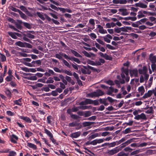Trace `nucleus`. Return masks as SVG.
Returning a JSON list of instances; mask_svg holds the SVG:
<instances>
[{
	"instance_id": "nucleus-1",
	"label": "nucleus",
	"mask_w": 156,
	"mask_h": 156,
	"mask_svg": "<svg viewBox=\"0 0 156 156\" xmlns=\"http://www.w3.org/2000/svg\"><path fill=\"white\" fill-rule=\"evenodd\" d=\"M61 55L62 56H63L67 60L69 59L72 61H74L78 64H80L81 62L79 59L77 58H76L73 57H69L66 54L64 53H62Z\"/></svg>"
},
{
	"instance_id": "nucleus-2",
	"label": "nucleus",
	"mask_w": 156,
	"mask_h": 156,
	"mask_svg": "<svg viewBox=\"0 0 156 156\" xmlns=\"http://www.w3.org/2000/svg\"><path fill=\"white\" fill-rule=\"evenodd\" d=\"M120 151H121L120 149L117 147L111 150H108L106 153L108 155H112L117 153Z\"/></svg>"
},
{
	"instance_id": "nucleus-3",
	"label": "nucleus",
	"mask_w": 156,
	"mask_h": 156,
	"mask_svg": "<svg viewBox=\"0 0 156 156\" xmlns=\"http://www.w3.org/2000/svg\"><path fill=\"white\" fill-rule=\"evenodd\" d=\"M135 116L134 119L137 120H146L147 119L146 115L143 113H141L140 114H137Z\"/></svg>"
},
{
	"instance_id": "nucleus-4",
	"label": "nucleus",
	"mask_w": 156,
	"mask_h": 156,
	"mask_svg": "<svg viewBox=\"0 0 156 156\" xmlns=\"http://www.w3.org/2000/svg\"><path fill=\"white\" fill-rule=\"evenodd\" d=\"M83 68L86 69L87 74H90L91 73V71L89 69L92 70L93 71L96 72L97 71V69L94 67L88 65L87 66H83Z\"/></svg>"
},
{
	"instance_id": "nucleus-5",
	"label": "nucleus",
	"mask_w": 156,
	"mask_h": 156,
	"mask_svg": "<svg viewBox=\"0 0 156 156\" xmlns=\"http://www.w3.org/2000/svg\"><path fill=\"white\" fill-rule=\"evenodd\" d=\"M133 139H130L128 140L127 141H126L124 143L122 144L121 145H120L119 147V148L121 150L124 147H125L126 145L129 144L131 142L133 141Z\"/></svg>"
},
{
	"instance_id": "nucleus-6",
	"label": "nucleus",
	"mask_w": 156,
	"mask_h": 156,
	"mask_svg": "<svg viewBox=\"0 0 156 156\" xmlns=\"http://www.w3.org/2000/svg\"><path fill=\"white\" fill-rule=\"evenodd\" d=\"M14 139L16 140H17L18 139V137L15 135L14 134H12L10 136V140L11 142L12 143L14 144H17V142Z\"/></svg>"
},
{
	"instance_id": "nucleus-7",
	"label": "nucleus",
	"mask_w": 156,
	"mask_h": 156,
	"mask_svg": "<svg viewBox=\"0 0 156 156\" xmlns=\"http://www.w3.org/2000/svg\"><path fill=\"white\" fill-rule=\"evenodd\" d=\"M149 59L151 61L152 64L156 63V55H153V54H151L149 55Z\"/></svg>"
},
{
	"instance_id": "nucleus-8",
	"label": "nucleus",
	"mask_w": 156,
	"mask_h": 156,
	"mask_svg": "<svg viewBox=\"0 0 156 156\" xmlns=\"http://www.w3.org/2000/svg\"><path fill=\"white\" fill-rule=\"evenodd\" d=\"M138 74V70L136 69H134L130 71V76L131 77L133 76V75L135 77H137Z\"/></svg>"
},
{
	"instance_id": "nucleus-9",
	"label": "nucleus",
	"mask_w": 156,
	"mask_h": 156,
	"mask_svg": "<svg viewBox=\"0 0 156 156\" xmlns=\"http://www.w3.org/2000/svg\"><path fill=\"white\" fill-rule=\"evenodd\" d=\"M147 68L146 66H144L143 69H138L139 73L140 74H144L147 73Z\"/></svg>"
},
{
	"instance_id": "nucleus-10",
	"label": "nucleus",
	"mask_w": 156,
	"mask_h": 156,
	"mask_svg": "<svg viewBox=\"0 0 156 156\" xmlns=\"http://www.w3.org/2000/svg\"><path fill=\"white\" fill-rule=\"evenodd\" d=\"M135 6L136 7H139L142 8H146L147 7V5H146L140 2L138 3H136Z\"/></svg>"
},
{
	"instance_id": "nucleus-11",
	"label": "nucleus",
	"mask_w": 156,
	"mask_h": 156,
	"mask_svg": "<svg viewBox=\"0 0 156 156\" xmlns=\"http://www.w3.org/2000/svg\"><path fill=\"white\" fill-rule=\"evenodd\" d=\"M19 118L27 122L30 123L32 122L31 119L27 116L25 117L24 116H21L19 115Z\"/></svg>"
},
{
	"instance_id": "nucleus-12",
	"label": "nucleus",
	"mask_w": 156,
	"mask_h": 156,
	"mask_svg": "<svg viewBox=\"0 0 156 156\" xmlns=\"http://www.w3.org/2000/svg\"><path fill=\"white\" fill-rule=\"evenodd\" d=\"M119 11L122 12L121 14L122 16H126L129 14V12H127V10L126 9L120 8L119 9Z\"/></svg>"
},
{
	"instance_id": "nucleus-13",
	"label": "nucleus",
	"mask_w": 156,
	"mask_h": 156,
	"mask_svg": "<svg viewBox=\"0 0 156 156\" xmlns=\"http://www.w3.org/2000/svg\"><path fill=\"white\" fill-rule=\"evenodd\" d=\"M81 134V132L78 131L71 133L70 134V137L73 138H77L79 137Z\"/></svg>"
},
{
	"instance_id": "nucleus-14",
	"label": "nucleus",
	"mask_w": 156,
	"mask_h": 156,
	"mask_svg": "<svg viewBox=\"0 0 156 156\" xmlns=\"http://www.w3.org/2000/svg\"><path fill=\"white\" fill-rule=\"evenodd\" d=\"M153 92L152 90H149L147 93H145L143 97L144 98H147L150 97L152 94Z\"/></svg>"
},
{
	"instance_id": "nucleus-15",
	"label": "nucleus",
	"mask_w": 156,
	"mask_h": 156,
	"mask_svg": "<svg viewBox=\"0 0 156 156\" xmlns=\"http://www.w3.org/2000/svg\"><path fill=\"white\" fill-rule=\"evenodd\" d=\"M17 21L19 23H17L16 22L15 24L17 29L21 30L22 29V27L21 24L23 22L21 20H17Z\"/></svg>"
},
{
	"instance_id": "nucleus-16",
	"label": "nucleus",
	"mask_w": 156,
	"mask_h": 156,
	"mask_svg": "<svg viewBox=\"0 0 156 156\" xmlns=\"http://www.w3.org/2000/svg\"><path fill=\"white\" fill-rule=\"evenodd\" d=\"M25 42L19 41L16 42L15 44L21 48H25Z\"/></svg>"
},
{
	"instance_id": "nucleus-17",
	"label": "nucleus",
	"mask_w": 156,
	"mask_h": 156,
	"mask_svg": "<svg viewBox=\"0 0 156 156\" xmlns=\"http://www.w3.org/2000/svg\"><path fill=\"white\" fill-rule=\"evenodd\" d=\"M82 53L84 54L85 56L88 58H90L91 55L93 56H94L95 55L93 53H90V55L88 52L85 50L82 51Z\"/></svg>"
},
{
	"instance_id": "nucleus-18",
	"label": "nucleus",
	"mask_w": 156,
	"mask_h": 156,
	"mask_svg": "<svg viewBox=\"0 0 156 156\" xmlns=\"http://www.w3.org/2000/svg\"><path fill=\"white\" fill-rule=\"evenodd\" d=\"M96 93L97 97L102 96L104 94V93L100 89H98L95 91Z\"/></svg>"
},
{
	"instance_id": "nucleus-19",
	"label": "nucleus",
	"mask_w": 156,
	"mask_h": 156,
	"mask_svg": "<svg viewBox=\"0 0 156 156\" xmlns=\"http://www.w3.org/2000/svg\"><path fill=\"white\" fill-rule=\"evenodd\" d=\"M22 98H20L18 100H16L13 101L14 104L17 105L21 106L22 105Z\"/></svg>"
},
{
	"instance_id": "nucleus-20",
	"label": "nucleus",
	"mask_w": 156,
	"mask_h": 156,
	"mask_svg": "<svg viewBox=\"0 0 156 156\" xmlns=\"http://www.w3.org/2000/svg\"><path fill=\"white\" fill-rule=\"evenodd\" d=\"M70 51L75 56L79 58L82 57V56L81 55L79 54L77 51H74V50L71 49H70Z\"/></svg>"
},
{
	"instance_id": "nucleus-21",
	"label": "nucleus",
	"mask_w": 156,
	"mask_h": 156,
	"mask_svg": "<svg viewBox=\"0 0 156 156\" xmlns=\"http://www.w3.org/2000/svg\"><path fill=\"white\" fill-rule=\"evenodd\" d=\"M44 131L45 133H46L49 137H50V138H52V137H53V136L51 132L50 131L48 130L46 128H44Z\"/></svg>"
},
{
	"instance_id": "nucleus-22",
	"label": "nucleus",
	"mask_w": 156,
	"mask_h": 156,
	"mask_svg": "<svg viewBox=\"0 0 156 156\" xmlns=\"http://www.w3.org/2000/svg\"><path fill=\"white\" fill-rule=\"evenodd\" d=\"M24 78L27 80H36L37 79V77H36V75L34 76H30L25 77Z\"/></svg>"
},
{
	"instance_id": "nucleus-23",
	"label": "nucleus",
	"mask_w": 156,
	"mask_h": 156,
	"mask_svg": "<svg viewBox=\"0 0 156 156\" xmlns=\"http://www.w3.org/2000/svg\"><path fill=\"white\" fill-rule=\"evenodd\" d=\"M15 32L13 33L12 32H8V34L9 36H11L12 38L14 39H17V37L16 36L15 34Z\"/></svg>"
},
{
	"instance_id": "nucleus-24",
	"label": "nucleus",
	"mask_w": 156,
	"mask_h": 156,
	"mask_svg": "<svg viewBox=\"0 0 156 156\" xmlns=\"http://www.w3.org/2000/svg\"><path fill=\"white\" fill-rule=\"evenodd\" d=\"M138 90L140 93V95H143L145 91L144 88L143 86L139 87L138 88Z\"/></svg>"
},
{
	"instance_id": "nucleus-25",
	"label": "nucleus",
	"mask_w": 156,
	"mask_h": 156,
	"mask_svg": "<svg viewBox=\"0 0 156 156\" xmlns=\"http://www.w3.org/2000/svg\"><path fill=\"white\" fill-rule=\"evenodd\" d=\"M5 92L9 98H10L12 97V94L10 90L8 89L5 91Z\"/></svg>"
},
{
	"instance_id": "nucleus-26",
	"label": "nucleus",
	"mask_w": 156,
	"mask_h": 156,
	"mask_svg": "<svg viewBox=\"0 0 156 156\" xmlns=\"http://www.w3.org/2000/svg\"><path fill=\"white\" fill-rule=\"evenodd\" d=\"M93 123V122H85L82 123V125L83 127H86L89 126Z\"/></svg>"
},
{
	"instance_id": "nucleus-27",
	"label": "nucleus",
	"mask_w": 156,
	"mask_h": 156,
	"mask_svg": "<svg viewBox=\"0 0 156 156\" xmlns=\"http://www.w3.org/2000/svg\"><path fill=\"white\" fill-rule=\"evenodd\" d=\"M27 146L29 147L32 148L34 150H36L37 148V146L36 145L30 143H27Z\"/></svg>"
},
{
	"instance_id": "nucleus-28",
	"label": "nucleus",
	"mask_w": 156,
	"mask_h": 156,
	"mask_svg": "<svg viewBox=\"0 0 156 156\" xmlns=\"http://www.w3.org/2000/svg\"><path fill=\"white\" fill-rule=\"evenodd\" d=\"M122 72L125 73L126 76H128L129 75V71L127 68H125L124 67H122L121 69Z\"/></svg>"
},
{
	"instance_id": "nucleus-29",
	"label": "nucleus",
	"mask_w": 156,
	"mask_h": 156,
	"mask_svg": "<svg viewBox=\"0 0 156 156\" xmlns=\"http://www.w3.org/2000/svg\"><path fill=\"white\" fill-rule=\"evenodd\" d=\"M138 13V15H137V17L138 19L144 17L145 16V15L143 14V13L142 10L140 11Z\"/></svg>"
},
{
	"instance_id": "nucleus-30",
	"label": "nucleus",
	"mask_w": 156,
	"mask_h": 156,
	"mask_svg": "<svg viewBox=\"0 0 156 156\" xmlns=\"http://www.w3.org/2000/svg\"><path fill=\"white\" fill-rule=\"evenodd\" d=\"M129 154V153H126L123 151H121L117 154V156H128Z\"/></svg>"
},
{
	"instance_id": "nucleus-31",
	"label": "nucleus",
	"mask_w": 156,
	"mask_h": 156,
	"mask_svg": "<svg viewBox=\"0 0 156 156\" xmlns=\"http://www.w3.org/2000/svg\"><path fill=\"white\" fill-rule=\"evenodd\" d=\"M87 95L88 96V97L92 98L94 97H97L96 93L95 91H94L89 93L87 94Z\"/></svg>"
},
{
	"instance_id": "nucleus-32",
	"label": "nucleus",
	"mask_w": 156,
	"mask_h": 156,
	"mask_svg": "<svg viewBox=\"0 0 156 156\" xmlns=\"http://www.w3.org/2000/svg\"><path fill=\"white\" fill-rule=\"evenodd\" d=\"M0 59L1 61L2 62H4L6 60V57L5 55L3 54H2L1 53H0Z\"/></svg>"
},
{
	"instance_id": "nucleus-33",
	"label": "nucleus",
	"mask_w": 156,
	"mask_h": 156,
	"mask_svg": "<svg viewBox=\"0 0 156 156\" xmlns=\"http://www.w3.org/2000/svg\"><path fill=\"white\" fill-rule=\"evenodd\" d=\"M19 13L20 16L24 20H26L27 19V16L24 13H23L21 11H20V12H19Z\"/></svg>"
},
{
	"instance_id": "nucleus-34",
	"label": "nucleus",
	"mask_w": 156,
	"mask_h": 156,
	"mask_svg": "<svg viewBox=\"0 0 156 156\" xmlns=\"http://www.w3.org/2000/svg\"><path fill=\"white\" fill-rule=\"evenodd\" d=\"M148 108V109L145 112L147 114H150L152 113L153 111L152 108L151 107H148V108L146 107L145 108V109Z\"/></svg>"
},
{
	"instance_id": "nucleus-35",
	"label": "nucleus",
	"mask_w": 156,
	"mask_h": 156,
	"mask_svg": "<svg viewBox=\"0 0 156 156\" xmlns=\"http://www.w3.org/2000/svg\"><path fill=\"white\" fill-rule=\"evenodd\" d=\"M79 123H77V122L75 121L69 123V126L71 127H74L76 126H78L79 125Z\"/></svg>"
},
{
	"instance_id": "nucleus-36",
	"label": "nucleus",
	"mask_w": 156,
	"mask_h": 156,
	"mask_svg": "<svg viewBox=\"0 0 156 156\" xmlns=\"http://www.w3.org/2000/svg\"><path fill=\"white\" fill-rule=\"evenodd\" d=\"M36 14L38 16L41 18L43 20H45V18L44 16L41 13L39 12H36Z\"/></svg>"
},
{
	"instance_id": "nucleus-37",
	"label": "nucleus",
	"mask_w": 156,
	"mask_h": 156,
	"mask_svg": "<svg viewBox=\"0 0 156 156\" xmlns=\"http://www.w3.org/2000/svg\"><path fill=\"white\" fill-rule=\"evenodd\" d=\"M140 152V150H136L134 151L133 152H131L130 154V155L132 156L135 155H137V154H138Z\"/></svg>"
},
{
	"instance_id": "nucleus-38",
	"label": "nucleus",
	"mask_w": 156,
	"mask_h": 156,
	"mask_svg": "<svg viewBox=\"0 0 156 156\" xmlns=\"http://www.w3.org/2000/svg\"><path fill=\"white\" fill-rule=\"evenodd\" d=\"M62 73H64L70 76H72V73L70 71H69L66 70H63Z\"/></svg>"
},
{
	"instance_id": "nucleus-39",
	"label": "nucleus",
	"mask_w": 156,
	"mask_h": 156,
	"mask_svg": "<svg viewBox=\"0 0 156 156\" xmlns=\"http://www.w3.org/2000/svg\"><path fill=\"white\" fill-rule=\"evenodd\" d=\"M16 155V152L14 151H9L8 156H15Z\"/></svg>"
},
{
	"instance_id": "nucleus-40",
	"label": "nucleus",
	"mask_w": 156,
	"mask_h": 156,
	"mask_svg": "<svg viewBox=\"0 0 156 156\" xmlns=\"http://www.w3.org/2000/svg\"><path fill=\"white\" fill-rule=\"evenodd\" d=\"M53 117L51 115H49L47 117V123L49 124H51V119H52Z\"/></svg>"
},
{
	"instance_id": "nucleus-41",
	"label": "nucleus",
	"mask_w": 156,
	"mask_h": 156,
	"mask_svg": "<svg viewBox=\"0 0 156 156\" xmlns=\"http://www.w3.org/2000/svg\"><path fill=\"white\" fill-rule=\"evenodd\" d=\"M54 82V80H53V78L51 77H49L48 80H47L46 83H53Z\"/></svg>"
},
{
	"instance_id": "nucleus-42",
	"label": "nucleus",
	"mask_w": 156,
	"mask_h": 156,
	"mask_svg": "<svg viewBox=\"0 0 156 156\" xmlns=\"http://www.w3.org/2000/svg\"><path fill=\"white\" fill-rule=\"evenodd\" d=\"M91 115V112L90 111H86L84 112V117H89Z\"/></svg>"
},
{
	"instance_id": "nucleus-43",
	"label": "nucleus",
	"mask_w": 156,
	"mask_h": 156,
	"mask_svg": "<svg viewBox=\"0 0 156 156\" xmlns=\"http://www.w3.org/2000/svg\"><path fill=\"white\" fill-rule=\"evenodd\" d=\"M85 101L86 105H87L88 104H92V100L90 99L87 98L85 100Z\"/></svg>"
},
{
	"instance_id": "nucleus-44",
	"label": "nucleus",
	"mask_w": 156,
	"mask_h": 156,
	"mask_svg": "<svg viewBox=\"0 0 156 156\" xmlns=\"http://www.w3.org/2000/svg\"><path fill=\"white\" fill-rule=\"evenodd\" d=\"M106 83L110 85H114V83L113 81L112 80H109L108 81H106L105 82Z\"/></svg>"
},
{
	"instance_id": "nucleus-45",
	"label": "nucleus",
	"mask_w": 156,
	"mask_h": 156,
	"mask_svg": "<svg viewBox=\"0 0 156 156\" xmlns=\"http://www.w3.org/2000/svg\"><path fill=\"white\" fill-rule=\"evenodd\" d=\"M104 58L106 60H111L112 59V57L109 56L106 54H105Z\"/></svg>"
},
{
	"instance_id": "nucleus-46",
	"label": "nucleus",
	"mask_w": 156,
	"mask_h": 156,
	"mask_svg": "<svg viewBox=\"0 0 156 156\" xmlns=\"http://www.w3.org/2000/svg\"><path fill=\"white\" fill-rule=\"evenodd\" d=\"M64 65L67 66L68 68H70L71 67V66L69 65V63L65 60L63 59H62Z\"/></svg>"
},
{
	"instance_id": "nucleus-47",
	"label": "nucleus",
	"mask_w": 156,
	"mask_h": 156,
	"mask_svg": "<svg viewBox=\"0 0 156 156\" xmlns=\"http://www.w3.org/2000/svg\"><path fill=\"white\" fill-rule=\"evenodd\" d=\"M89 136V135L87 136L88 139V140H92V139L95 138L97 136L95 134H92L91 135Z\"/></svg>"
},
{
	"instance_id": "nucleus-48",
	"label": "nucleus",
	"mask_w": 156,
	"mask_h": 156,
	"mask_svg": "<svg viewBox=\"0 0 156 156\" xmlns=\"http://www.w3.org/2000/svg\"><path fill=\"white\" fill-rule=\"evenodd\" d=\"M131 132V129L128 128L126 129L124 131H123V133L124 134H126L128 133H130Z\"/></svg>"
},
{
	"instance_id": "nucleus-49",
	"label": "nucleus",
	"mask_w": 156,
	"mask_h": 156,
	"mask_svg": "<svg viewBox=\"0 0 156 156\" xmlns=\"http://www.w3.org/2000/svg\"><path fill=\"white\" fill-rule=\"evenodd\" d=\"M23 24L25 27L28 29H30L31 28L30 25L27 23L23 22Z\"/></svg>"
},
{
	"instance_id": "nucleus-50",
	"label": "nucleus",
	"mask_w": 156,
	"mask_h": 156,
	"mask_svg": "<svg viewBox=\"0 0 156 156\" xmlns=\"http://www.w3.org/2000/svg\"><path fill=\"white\" fill-rule=\"evenodd\" d=\"M116 145V142H113L112 143H108V147L109 148L112 147H115Z\"/></svg>"
},
{
	"instance_id": "nucleus-51",
	"label": "nucleus",
	"mask_w": 156,
	"mask_h": 156,
	"mask_svg": "<svg viewBox=\"0 0 156 156\" xmlns=\"http://www.w3.org/2000/svg\"><path fill=\"white\" fill-rule=\"evenodd\" d=\"M27 37L31 39H34L35 38V36L30 33H29V32H27Z\"/></svg>"
},
{
	"instance_id": "nucleus-52",
	"label": "nucleus",
	"mask_w": 156,
	"mask_h": 156,
	"mask_svg": "<svg viewBox=\"0 0 156 156\" xmlns=\"http://www.w3.org/2000/svg\"><path fill=\"white\" fill-rule=\"evenodd\" d=\"M10 85L13 87H16L17 85L16 83L14 81H11L9 83Z\"/></svg>"
},
{
	"instance_id": "nucleus-53",
	"label": "nucleus",
	"mask_w": 156,
	"mask_h": 156,
	"mask_svg": "<svg viewBox=\"0 0 156 156\" xmlns=\"http://www.w3.org/2000/svg\"><path fill=\"white\" fill-rule=\"evenodd\" d=\"M89 23L90 24L92 25L93 26H94L95 25L94 20L93 19H90L89 21Z\"/></svg>"
},
{
	"instance_id": "nucleus-54",
	"label": "nucleus",
	"mask_w": 156,
	"mask_h": 156,
	"mask_svg": "<svg viewBox=\"0 0 156 156\" xmlns=\"http://www.w3.org/2000/svg\"><path fill=\"white\" fill-rule=\"evenodd\" d=\"M50 7L51 8L57 11H58V7H56V6L53 5L51 4L50 5Z\"/></svg>"
},
{
	"instance_id": "nucleus-55",
	"label": "nucleus",
	"mask_w": 156,
	"mask_h": 156,
	"mask_svg": "<svg viewBox=\"0 0 156 156\" xmlns=\"http://www.w3.org/2000/svg\"><path fill=\"white\" fill-rule=\"evenodd\" d=\"M124 150L126 152L128 151L130 152L133 151V149L129 147H127L124 149Z\"/></svg>"
},
{
	"instance_id": "nucleus-56",
	"label": "nucleus",
	"mask_w": 156,
	"mask_h": 156,
	"mask_svg": "<svg viewBox=\"0 0 156 156\" xmlns=\"http://www.w3.org/2000/svg\"><path fill=\"white\" fill-rule=\"evenodd\" d=\"M25 48H32V45L29 43L25 42Z\"/></svg>"
},
{
	"instance_id": "nucleus-57",
	"label": "nucleus",
	"mask_w": 156,
	"mask_h": 156,
	"mask_svg": "<svg viewBox=\"0 0 156 156\" xmlns=\"http://www.w3.org/2000/svg\"><path fill=\"white\" fill-rule=\"evenodd\" d=\"M11 9L12 11H13L15 12H20V11L19 9H18L13 6L11 7Z\"/></svg>"
},
{
	"instance_id": "nucleus-58",
	"label": "nucleus",
	"mask_w": 156,
	"mask_h": 156,
	"mask_svg": "<svg viewBox=\"0 0 156 156\" xmlns=\"http://www.w3.org/2000/svg\"><path fill=\"white\" fill-rule=\"evenodd\" d=\"M31 117L32 119L34 120V121L36 122L37 123H39L40 121L37 120L36 118V116L34 115H32Z\"/></svg>"
},
{
	"instance_id": "nucleus-59",
	"label": "nucleus",
	"mask_w": 156,
	"mask_h": 156,
	"mask_svg": "<svg viewBox=\"0 0 156 156\" xmlns=\"http://www.w3.org/2000/svg\"><path fill=\"white\" fill-rule=\"evenodd\" d=\"M89 35L90 37L92 39H94L97 37V36L94 33H91Z\"/></svg>"
},
{
	"instance_id": "nucleus-60",
	"label": "nucleus",
	"mask_w": 156,
	"mask_h": 156,
	"mask_svg": "<svg viewBox=\"0 0 156 156\" xmlns=\"http://www.w3.org/2000/svg\"><path fill=\"white\" fill-rule=\"evenodd\" d=\"M51 93V95L53 96H56L58 95V94L56 90L52 91Z\"/></svg>"
},
{
	"instance_id": "nucleus-61",
	"label": "nucleus",
	"mask_w": 156,
	"mask_h": 156,
	"mask_svg": "<svg viewBox=\"0 0 156 156\" xmlns=\"http://www.w3.org/2000/svg\"><path fill=\"white\" fill-rule=\"evenodd\" d=\"M70 116L72 118L75 119H77L80 118V117L79 116L75 114H72Z\"/></svg>"
},
{
	"instance_id": "nucleus-62",
	"label": "nucleus",
	"mask_w": 156,
	"mask_h": 156,
	"mask_svg": "<svg viewBox=\"0 0 156 156\" xmlns=\"http://www.w3.org/2000/svg\"><path fill=\"white\" fill-rule=\"evenodd\" d=\"M98 32L101 34H105L107 33V31L104 30L103 28L101 30H98Z\"/></svg>"
},
{
	"instance_id": "nucleus-63",
	"label": "nucleus",
	"mask_w": 156,
	"mask_h": 156,
	"mask_svg": "<svg viewBox=\"0 0 156 156\" xmlns=\"http://www.w3.org/2000/svg\"><path fill=\"white\" fill-rule=\"evenodd\" d=\"M114 82L117 85L118 88H120L121 87L120 83L119 81L117 80H115L114 81Z\"/></svg>"
},
{
	"instance_id": "nucleus-64",
	"label": "nucleus",
	"mask_w": 156,
	"mask_h": 156,
	"mask_svg": "<svg viewBox=\"0 0 156 156\" xmlns=\"http://www.w3.org/2000/svg\"><path fill=\"white\" fill-rule=\"evenodd\" d=\"M151 67L153 71L156 70V64L153 63L151 65Z\"/></svg>"
}]
</instances>
